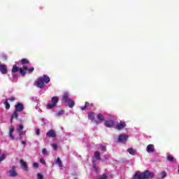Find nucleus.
I'll use <instances>...</instances> for the list:
<instances>
[{"instance_id":"1a4fd4ad","label":"nucleus","mask_w":179,"mask_h":179,"mask_svg":"<svg viewBox=\"0 0 179 179\" xmlns=\"http://www.w3.org/2000/svg\"><path fill=\"white\" fill-rule=\"evenodd\" d=\"M46 136L48 138H55L57 136V134L55 133V131L50 129L46 133Z\"/></svg>"},{"instance_id":"20e7f679","label":"nucleus","mask_w":179,"mask_h":179,"mask_svg":"<svg viewBox=\"0 0 179 179\" xmlns=\"http://www.w3.org/2000/svg\"><path fill=\"white\" fill-rule=\"evenodd\" d=\"M62 99L64 101V102H66L69 108H73V107L75 106V101H73V100L69 98V94H64Z\"/></svg>"},{"instance_id":"6ab92c4d","label":"nucleus","mask_w":179,"mask_h":179,"mask_svg":"<svg viewBox=\"0 0 179 179\" xmlns=\"http://www.w3.org/2000/svg\"><path fill=\"white\" fill-rule=\"evenodd\" d=\"M96 118H98L99 121H105L106 120L104 116L100 113L96 115Z\"/></svg>"},{"instance_id":"7c9ffc66","label":"nucleus","mask_w":179,"mask_h":179,"mask_svg":"<svg viewBox=\"0 0 179 179\" xmlns=\"http://www.w3.org/2000/svg\"><path fill=\"white\" fill-rule=\"evenodd\" d=\"M27 71H28L29 73H31L34 71V67H30L29 69L27 68Z\"/></svg>"},{"instance_id":"a878e982","label":"nucleus","mask_w":179,"mask_h":179,"mask_svg":"<svg viewBox=\"0 0 179 179\" xmlns=\"http://www.w3.org/2000/svg\"><path fill=\"white\" fill-rule=\"evenodd\" d=\"M29 62L27 59H21V64H22L23 65H25L26 64H29Z\"/></svg>"},{"instance_id":"c03bdc74","label":"nucleus","mask_w":179,"mask_h":179,"mask_svg":"<svg viewBox=\"0 0 179 179\" xmlns=\"http://www.w3.org/2000/svg\"><path fill=\"white\" fill-rule=\"evenodd\" d=\"M178 174H179V165H178Z\"/></svg>"},{"instance_id":"f03ea898","label":"nucleus","mask_w":179,"mask_h":179,"mask_svg":"<svg viewBox=\"0 0 179 179\" xmlns=\"http://www.w3.org/2000/svg\"><path fill=\"white\" fill-rule=\"evenodd\" d=\"M155 177V173H153V172H151L149 170H145L144 172L143 173H136L134 176L133 178L134 179H150V178H153Z\"/></svg>"},{"instance_id":"4be33fe9","label":"nucleus","mask_w":179,"mask_h":179,"mask_svg":"<svg viewBox=\"0 0 179 179\" xmlns=\"http://www.w3.org/2000/svg\"><path fill=\"white\" fill-rule=\"evenodd\" d=\"M127 152L129 155H131V156H135V150H134V148H129Z\"/></svg>"},{"instance_id":"c756f323","label":"nucleus","mask_w":179,"mask_h":179,"mask_svg":"<svg viewBox=\"0 0 179 179\" xmlns=\"http://www.w3.org/2000/svg\"><path fill=\"white\" fill-rule=\"evenodd\" d=\"M20 131H23V124H20L19 127L17 129V132H20Z\"/></svg>"},{"instance_id":"dca6fc26","label":"nucleus","mask_w":179,"mask_h":179,"mask_svg":"<svg viewBox=\"0 0 179 179\" xmlns=\"http://www.w3.org/2000/svg\"><path fill=\"white\" fill-rule=\"evenodd\" d=\"M10 177H17V173L16 172V170L15 169V167L12 168L10 171Z\"/></svg>"},{"instance_id":"37998d69","label":"nucleus","mask_w":179,"mask_h":179,"mask_svg":"<svg viewBox=\"0 0 179 179\" xmlns=\"http://www.w3.org/2000/svg\"><path fill=\"white\" fill-rule=\"evenodd\" d=\"M13 78H16V75H13Z\"/></svg>"},{"instance_id":"9d476101","label":"nucleus","mask_w":179,"mask_h":179,"mask_svg":"<svg viewBox=\"0 0 179 179\" xmlns=\"http://www.w3.org/2000/svg\"><path fill=\"white\" fill-rule=\"evenodd\" d=\"M19 118V113L18 112H16V110H14L13 114L11 115L10 117V122H13V120H16L17 121V119Z\"/></svg>"},{"instance_id":"6e6552de","label":"nucleus","mask_w":179,"mask_h":179,"mask_svg":"<svg viewBox=\"0 0 179 179\" xmlns=\"http://www.w3.org/2000/svg\"><path fill=\"white\" fill-rule=\"evenodd\" d=\"M0 72L2 75H6L8 73V67L6 64H0Z\"/></svg>"},{"instance_id":"79ce46f5","label":"nucleus","mask_w":179,"mask_h":179,"mask_svg":"<svg viewBox=\"0 0 179 179\" xmlns=\"http://www.w3.org/2000/svg\"><path fill=\"white\" fill-rule=\"evenodd\" d=\"M21 143H22V145H26L27 142L26 141H22Z\"/></svg>"},{"instance_id":"4468645a","label":"nucleus","mask_w":179,"mask_h":179,"mask_svg":"<svg viewBox=\"0 0 179 179\" xmlns=\"http://www.w3.org/2000/svg\"><path fill=\"white\" fill-rule=\"evenodd\" d=\"M20 163L22 167H24V170L25 171H29V167H27V164H26V162H24L23 159H20Z\"/></svg>"},{"instance_id":"4c0bfd02","label":"nucleus","mask_w":179,"mask_h":179,"mask_svg":"<svg viewBox=\"0 0 179 179\" xmlns=\"http://www.w3.org/2000/svg\"><path fill=\"white\" fill-rule=\"evenodd\" d=\"M52 148L55 150H57V149H58V145L57 144H52Z\"/></svg>"},{"instance_id":"b1692460","label":"nucleus","mask_w":179,"mask_h":179,"mask_svg":"<svg viewBox=\"0 0 179 179\" xmlns=\"http://www.w3.org/2000/svg\"><path fill=\"white\" fill-rule=\"evenodd\" d=\"M88 118L89 120H91V121H93V120H94V113H91L88 115Z\"/></svg>"},{"instance_id":"7ed1b4c3","label":"nucleus","mask_w":179,"mask_h":179,"mask_svg":"<svg viewBox=\"0 0 179 179\" xmlns=\"http://www.w3.org/2000/svg\"><path fill=\"white\" fill-rule=\"evenodd\" d=\"M11 72L12 73H16V72H20L22 76H24L26 73H27V66H22V68L19 69V67L16 64H15L13 66Z\"/></svg>"},{"instance_id":"2f4dec72","label":"nucleus","mask_w":179,"mask_h":179,"mask_svg":"<svg viewBox=\"0 0 179 179\" xmlns=\"http://www.w3.org/2000/svg\"><path fill=\"white\" fill-rule=\"evenodd\" d=\"M38 179H44V176H43L41 173L37 174Z\"/></svg>"},{"instance_id":"f3484780","label":"nucleus","mask_w":179,"mask_h":179,"mask_svg":"<svg viewBox=\"0 0 179 179\" xmlns=\"http://www.w3.org/2000/svg\"><path fill=\"white\" fill-rule=\"evenodd\" d=\"M94 156L96 160H101V157H100V152L99 151H96Z\"/></svg>"},{"instance_id":"c85d7f7f","label":"nucleus","mask_w":179,"mask_h":179,"mask_svg":"<svg viewBox=\"0 0 179 179\" xmlns=\"http://www.w3.org/2000/svg\"><path fill=\"white\" fill-rule=\"evenodd\" d=\"M6 159V155L5 154H2L0 157V162H3Z\"/></svg>"},{"instance_id":"393cba45","label":"nucleus","mask_w":179,"mask_h":179,"mask_svg":"<svg viewBox=\"0 0 179 179\" xmlns=\"http://www.w3.org/2000/svg\"><path fill=\"white\" fill-rule=\"evenodd\" d=\"M166 177H167V173H166V171H162L161 173V179H164Z\"/></svg>"},{"instance_id":"0eeeda50","label":"nucleus","mask_w":179,"mask_h":179,"mask_svg":"<svg viewBox=\"0 0 179 179\" xmlns=\"http://www.w3.org/2000/svg\"><path fill=\"white\" fill-rule=\"evenodd\" d=\"M127 141H128V137L127 135L118 136V142H120L121 143H127Z\"/></svg>"},{"instance_id":"412c9836","label":"nucleus","mask_w":179,"mask_h":179,"mask_svg":"<svg viewBox=\"0 0 179 179\" xmlns=\"http://www.w3.org/2000/svg\"><path fill=\"white\" fill-rule=\"evenodd\" d=\"M18 134L20 135V139H23V135H26V131H18Z\"/></svg>"},{"instance_id":"423d86ee","label":"nucleus","mask_w":179,"mask_h":179,"mask_svg":"<svg viewBox=\"0 0 179 179\" xmlns=\"http://www.w3.org/2000/svg\"><path fill=\"white\" fill-rule=\"evenodd\" d=\"M15 111L17 113H21V111H23L24 110V106L22 105V103H18L15 106Z\"/></svg>"},{"instance_id":"72a5a7b5","label":"nucleus","mask_w":179,"mask_h":179,"mask_svg":"<svg viewBox=\"0 0 179 179\" xmlns=\"http://www.w3.org/2000/svg\"><path fill=\"white\" fill-rule=\"evenodd\" d=\"M64 111L62 110L59 111V112L57 113V115L58 117H59V115H62L64 114Z\"/></svg>"},{"instance_id":"a18cd8bd","label":"nucleus","mask_w":179,"mask_h":179,"mask_svg":"<svg viewBox=\"0 0 179 179\" xmlns=\"http://www.w3.org/2000/svg\"><path fill=\"white\" fill-rule=\"evenodd\" d=\"M0 155H1V150H0Z\"/></svg>"},{"instance_id":"cd10ccee","label":"nucleus","mask_w":179,"mask_h":179,"mask_svg":"<svg viewBox=\"0 0 179 179\" xmlns=\"http://www.w3.org/2000/svg\"><path fill=\"white\" fill-rule=\"evenodd\" d=\"M42 154L43 156H48V152H47V149L43 148L42 149Z\"/></svg>"},{"instance_id":"473e14b6","label":"nucleus","mask_w":179,"mask_h":179,"mask_svg":"<svg viewBox=\"0 0 179 179\" xmlns=\"http://www.w3.org/2000/svg\"><path fill=\"white\" fill-rule=\"evenodd\" d=\"M107 178V175L103 173L102 176H101L98 179H106Z\"/></svg>"},{"instance_id":"ea45409f","label":"nucleus","mask_w":179,"mask_h":179,"mask_svg":"<svg viewBox=\"0 0 179 179\" xmlns=\"http://www.w3.org/2000/svg\"><path fill=\"white\" fill-rule=\"evenodd\" d=\"M101 148H102V150H107V148H106L105 145H102Z\"/></svg>"},{"instance_id":"f8f14e48","label":"nucleus","mask_w":179,"mask_h":179,"mask_svg":"<svg viewBox=\"0 0 179 179\" xmlns=\"http://www.w3.org/2000/svg\"><path fill=\"white\" fill-rule=\"evenodd\" d=\"M104 125L107 128H113L114 127V120H106L104 122Z\"/></svg>"},{"instance_id":"a211bd4d","label":"nucleus","mask_w":179,"mask_h":179,"mask_svg":"<svg viewBox=\"0 0 179 179\" xmlns=\"http://www.w3.org/2000/svg\"><path fill=\"white\" fill-rule=\"evenodd\" d=\"M56 164H57V166L59 167H62V161L61 160V158L57 157V159L55 161Z\"/></svg>"},{"instance_id":"c9c22d12","label":"nucleus","mask_w":179,"mask_h":179,"mask_svg":"<svg viewBox=\"0 0 179 179\" xmlns=\"http://www.w3.org/2000/svg\"><path fill=\"white\" fill-rule=\"evenodd\" d=\"M8 100H9V101H15V100H16V98L15 96H11Z\"/></svg>"},{"instance_id":"9b49d317","label":"nucleus","mask_w":179,"mask_h":179,"mask_svg":"<svg viewBox=\"0 0 179 179\" xmlns=\"http://www.w3.org/2000/svg\"><path fill=\"white\" fill-rule=\"evenodd\" d=\"M125 127H127L125 122H120V124H117L116 129H117V131H121V129H124Z\"/></svg>"},{"instance_id":"a19ab883","label":"nucleus","mask_w":179,"mask_h":179,"mask_svg":"<svg viewBox=\"0 0 179 179\" xmlns=\"http://www.w3.org/2000/svg\"><path fill=\"white\" fill-rule=\"evenodd\" d=\"M93 169H94V170L97 171V167L96 166V164H93Z\"/></svg>"},{"instance_id":"ddd939ff","label":"nucleus","mask_w":179,"mask_h":179,"mask_svg":"<svg viewBox=\"0 0 179 179\" xmlns=\"http://www.w3.org/2000/svg\"><path fill=\"white\" fill-rule=\"evenodd\" d=\"M147 152L148 153H153L155 152V145L153 144H149L147 146Z\"/></svg>"},{"instance_id":"f704fd0d","label":"nucleus","mask_w":179,"mask_h":179,"mask_svg":"<svg viewBox=\"0 0 179 179\" xmlns=\"http://www.w3.org/2000/svg\"><path fill=\"white\" fill-rule=\"evenodd\" d=\"M33 167H34L35 169H38V163L34 162L33 163Z\"/></svg>"},{"instance_id":"bb28decb","label":"nucleus","mask_w":179,"mask_h":179,"mask_svg":"<svg viewBox=\"0 0 179 179\" xmlns=\"http://www.w3.org/2000/svg\"><path fill=\"white\" fill-rule=\"evenodd\" d=\"M166 160H168V162H174V157L171 155H169L166 157Z\"/></svg>"},{"instance_id":"aec40b11","label":"nucleus","mask_w":179,"mask_h":179,"mask_svg":"<svg viewBox=\"0 0 179 179\" xmlns=\"http://www.w3.org/2000/svg\"><path fill=\"white\" fill-rule=\"evenodd\" d=\"M3 104H4L5 108H6V110H9V108H10V104H9V102H8V99H6Z\"/></svg>"},{"instance_id":"39448f33","label":"nucleus","mask_w":179,"mask_h":179,"mask_svg":"<svg viewBox=\"0 0 179 179\" xmlns=\"http://www.w3.org/2000/svg\"><path fill=\"white\" fill-rule=\"evenodd\" d=\"M59 101L58 96H53L52 98V103L47 105V108L48 110H51L54 108V107H57V103Z\"/></svg>"},{"instance_id":"e433bc0d","label":"nucleus","mask_w":179,"mask_h":179,"mask_svg":"<svg viewBox=\"0 0 179 179\" xmlns=\"http://www.w3.org/2000/svg\"><path fill=\"white\" fill-rule=\"evenodd\" d=\"M39 162L41 163V164H45V162L43 158H40Z\"/></svg>"},{"instance_id":"58836bf2","label":"nucleus","mask_w":179,"mask_h":179,"mask_svg":"<svg viewBox=\"0 0 179 179\" xmlns=\"http://www.w3.org/2000/svg\"><path fill=\"white\" fill-rule=\"evenodd\" d=\"M36 134L38 136H40V129H36Z\"/></svg>"},{"instance_id":"5701e85b","label":"nucleus","mask_w":179,"mask_h":179,"mask_svg":"<svg viewBox=\"0 0 179 179\" xmlns=\"http://www.w3.org/2000/svg\"><path fill=\"white\" fill-rule=\"evenodd\" d=\"M89 106H90V103H89V102H85V106L81 107L82 111H85V110H86Z\"/></svg>"},{"instance_id":"f257e3e1","label":"nucleus","mask_w":179,"mask_h":179,"mask_svg":"<svg viewBox=\"0 0 179 179\" xmlns=\"http://www.w3.org/2000/svg\"><path fill=\"white\" fill-rule=\"evenodd\" d=\"M50 79L48 76L43 75V76L38 78L35 83V85L39 89H44V87H45V85L50 83Z\"/></svg>"},{"instance_id":"2eb2a0df","label":"nucleus","mask_w":179,"mask_h":179,"mask_svg":"<svg viewBox=\"0 0 179 179\" xmlns=\"http://www.w3.org/2000/svg\"><path fill=\"white\" fill-rule=\"evenodd\" d=\"M15 131V128L11 126L9 131V136L13 141L15 139V136H13V131Z\"/></svg>"}]
</instances>
